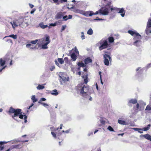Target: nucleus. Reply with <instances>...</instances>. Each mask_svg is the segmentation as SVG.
<instances>
[{
	"label": "nucleus",
	"mask_w": 151,
	"mask_h": 151,
	"mask_svg": "<svg viewBox=\"0 0 151 151\" xmlns=\"http://www.w3.org/2000/svg\"><path fill=\"white\" fill-rule=\"evenodd\" d=\"M9 112L10 113H14V114L12 115V116L13 118L17 121H18L19 116V118L20 119H22L23 118V116L21 114V109H15L12 107H11L10 108Z\"/></svg>",
	"instance_id": "f257e3e1"
},
{
	"label": "nucleus",
	"mask_w": 151,
	"mask_h": 151,
	"mask_svg": "<svg viewBox=\"0 0 151 151\" xmlns=\"http://www.w3.org/2000/svg\"><path fill=\"white\" fill-rule=\"evenodd\" d=\"M80 85H79L77 86L78 89L80 91V93L83 96H86L89 90L88 86H83L82 87L80 86Z\"/></svg>",
	"instance_id": "f03ea898"
},
{
	"label": "nucleus",
	"mask_w": 151,
	"mask_h": 151,
	"mask_svg": "<svg viewBox=\"0 0 151 151\" xmlns=\"http://www.w3.org/2000/svg\"><path fill=\"white\" fill-rule=\"evenodd\" d=\"M104 64L107 66L109 65V59L110 61L111 60V58L110 55L108 54H105L104 55Z\"/></svg>",
	"instance_id": "7ed1b4c3"
},
{
	"label": "nucleus",
	"mask_w": 151,
	"mask_h": 151,
	"mask_svg": "<svg viewBox=\"0 0 151 151\" xmlns=\"http://www.w3.org/2000/svg\"><path fill=\"white\" fill-rule=\"evenodd\" d=\"M151 27V18L149 19L147 24V26L145 30V32L147 35H149L151 33V30L150 28Z\"/></svg>",
	"instance_id": "20e7f679"
},
{
	"label": "nucleus",
	"mask_w": 151,
	"mask_h": 151,
	"mask_svg": "<svg viewBox=\"0 0 151 151\" xmlns=\"http://www.w3.org/2000/svg\"><path fill=\"white\" fill-rule=\"evenodd\" d=\"M128 32L132 36L134 35V40H135V39H141V36L140 35L135 32L132 30H128Z\"/></svg>",
	"instance_id": "39448f33"
},
{
	"label": "nucleus",
	"mask_w": 151,
	"mask_h": 151,
	"mask_svg": "<svg viewBox=\"0 0 151 151\" xmlns=\"http://www.w3.org/2000/svg\"><path fill=\"white\" fill-rule=\"evenodd\" d=\"M109 10V8L105 7L104 8H102L101 9H100L99 12L101 14L103 15H107L108 14Z\"/></svg>",
	"instance_id": "423d86ee"
},
{
	"label": "nucleus",
	"mask_w": 151,
	"mask_h": 151,
	"mask_svg": "<svg viewBox=\"0 0 151 151\" xmlns=\"http://www.w3.org/2000/svg\"><path fill=\"white\" fill-rule=\"evenodd\" d=\"M101 46L99 47V49L101 50L107 47L108 44V42L106 40H103L100 41Z\"/></svg>",
	"instance_id": "0eeeda50"
},
{
	"label": "nucleus",
	"mask_w": 151,
	"mask_h": 151,
	"mask_svg": "<svg viewBox=\"0 0 151 151\" xmlns=\"http://www.w3.org/2000/svg\"><path fill=\"white\" fill-rule=\"evenodd\" d=\"M59 80L61 82V84L65 82L68 81L69 80V78L68 76H59Z\"/></svg>",
	"instance_id": "6e6552de"
},
{
	"label": "nucleus",
	"mask_w": 151,
	"mask_h": 151,
	"mask_svg": "<svg viewBox=\"0 0 151 151\" xmlns=\"http://www.w3.org/2000/svg\"><path fill=\"white\" fill-rule=\"evenodd\" d=\"M151 125L150 124L148 125L146 127H145L142 129L138 128H134L133 129L135 131H138V130H143L144 131H147L148 130L150 127Z\"/></svg>",
	"instance_id": "1a4fd4ad"
},
{
	"label": "nucleus",
	"mask_w": 151,
	"mask_h": 151,
	"mask_svg": "<svg viewBox=\"0 0 151 151\" xmlns=\"http://www.w3.org/2000/svg\"><path fill=\"white\" fill-rule=\"evenodd\" d=\"M137 100L136 99H132L129 101L128 105L129 106H132V104H134L137 103Z\"/></svg>",
	"instance_id": "9d476101"
},
{
	"label": "nucleus",
	"mask_w": 151,
	"mask_h": 151,
	"mask_svg": "<svg viewBox=\"0 0 151 151\" xmlns=\"http://www.w3.org/2000/svg\"><path fill=\"white\" fill-rule=\"evenodd\" d=\"M10 23L12 24L13 28L14 29L15 27H17L18 25H20L21 24H22V22H19L17 21H13V22H10Z\"/></svg>",
	"instance_id": "9b49d317"
},
{
	"label": "nucleus",
	"mask_w": 151,
	"mask_h": 151,
	"mask_svg": "<svg viewBox=\"0 0 151 151\" xmlns=\"http://www.w3.org/2000/svg\"><path fill=\"white\" fill-rule=\"evenodd\" d=\"M136 39H135V41L134 42L133 45L135 46L136 47H139L141 44V42L140 40V39H138V40H136Z\"/></svg>",
	"instance_id": "f8f14e48"
},
{
	"label": "nucleus",
	"mask_w": 151,
	"mask_h": 151,
	"mask_svg": "<svg viewBox=\"0 0 151 151\" xmlns=\"http://www.w3.org/2000/svg\"><path fill=\"white\" fill-rule=\"evenodd\" d=\"M125 13V11L123 8L120 9L118 13L120 14L121 16L123 17H124Z\"/></svg>",
	"instance_id": "ddd939ff"
},
{
	"label": "nucleus",
	"mask_w": 151,
	"mask_h": 151,
	"mask_svg": "<svg viewBox=\"0 0 151 151\" xmlns=\"http://www.w3.org/2000/svg\"><path fill=\"white\" fill-rule=\"evenodd\" d=\"M140 137H144L145 139L151 141V136L148 134L141 135H140Z\"/></svg>",
	"instance_id": "4468645a"
},
{
	"label": "nucleus",
	"mask_w": 151,
	"mask_h": 151,
	"mask_svg": "<svg viewBox=\"0 0 151 151\" xmlns=\"http://www.w3.org/2000/svg\"><path fill=\"white\" fill-rule=\"evenodd\" d=\"M26 47L30 49H33L35 48V46L29 42L26 45Z\"/></svg>",
	"instance_id": "2eb2a0df"
},
{
	"label": "nucleus",
	"mask_w": 151,
	"mask_h": 151,
	"mask_svg": "<svg viewBox=\"0 0 151 151\" xmlns=\"http://www.w3.org/2000/svg\"><path fill=\"white\" fill-rule=\"evenodd\" d=\"M118 123L122 125H128V123L126 122L125 121H123L121 119H119L118 120Z\"/></svg>",
	"instance_id": "dca6fc26"
},
{
	"label": "nucleus",
	"mask_w": 151,
	"mask_h": 151,
	"mask_svg": "<svg viewBox=\"0 0 151 151\" xmlns=\"http://www.w3.org/2000/svg\"><path fill=\"white\" fill-rule=\"evenodd\" d=\"M63 16L62 12H60L58 13L55 16L56 19H61Z\"/></svg>",
	"instance_id": "f3484780"
},
{
	"label": "nucleus",
	"mask_w": 151,
	"mask_h": 151,
	"mask_svg": "<svg viewBox=\"0 0 151 151\" xmlns=\"http://www.w3.org/2000/svg\"><path fill=\"white\" fill-rule=\"evenodd\" d=\"M85 63L86 65H87L89 63H91L92 60L89 58H88L85 60Z\"/></svg>",
	"instance_id": "a211bd4d"
},
{
	"label": "nucleus",
	"mask_w": 151,
	"mask_h": 151,
	"mask_svg": "<svg viewBox=\"0 0 151 151\" xmlns=\"http://www.w3.org/2000/svg\"><path fill=\"white\" fill-rule=\"evenodd\" d=\"M82 78L83 81L85 84H87L88 81V78L87 76H82Z\"/></svg>",
	"instance_id": "6ab92c4d"
},
{
	"label": "nucleus",
	"mask_w": 151,
	"mask_h": 151,
	"mask_svg": "<svg viewBox=\"0 0 151 151\" xmlns=\"http://www.w3.org/2000/svg\"><path fill=\"white\" fill-rule=\"evenodd\" d=\"M101 123L102 125H104L108 122L107 119L105 118H103L100 120Z\"/></svg>",
	"instance_id": "aec40b11"
},
{
	"label": "nucleus",
	"mask_w": 151,
	"mask_h": 151,
	"mask_svg": "<svg viewBox=\"0 0 151 151\" xmlns=\"http://www.w3.org/2000/svg\"><path fill=\"white\" fill-rule=\"evenodd\" d=\"M71 57L74 61H76V59L77 56L74 53H73L71 54Z\"/></svg>",
	"instance_id": "412c9836"
},
{
	"label": "nucleus",
	"mask_w": 151,
	"mask_h": 151,
	"mask_svg": "<svg viewBox=\"0 0 151 151\" xmlns=\"http://www.w3.org/2000/svg\"><path fill=\"white\" fill-rule=\"evenodd\" d=\"M51 93L53 95L57 96L58 95V93L57 92V90L55 89L51 91Z\"/></svg>",
	"instance_id": "4be33fe9"
},
{
	"label": "nucleus",
	"mask_w": 151,
	"mask_h": 151,
	"mask_svg": "<svg viewBox=\"0 0 151 151\" xmlns=\"http://www.w3.org/2000/svg\"><path fill=\"white\" fill-rule=\"evenodd\" d=\"M90 11H87L86 12H83V14L84 16L88 17H91V16H90L89 15L90 14Z\"/></svg>",
	"instance_id": "5701e85b"
},
{
	"label": "nucleus",
	"mask_w": 151,
	"mask_h": 151,
	"mask_svg": "<svg viewBox=\"0 0 151 151\" xmlns=\"http://www.w3.org/2000/svg\"><path fill=\"white\" fill-rule=\"evenodd\" d=\"M45 88V87L44 86L40 84H38L36 87V88L38 90H42Z\"/></svg>",
	"instance_id": "b1692460"
},
{
	"label": "nucleus",
	"mask_w": 151,
	"mask_h": 151,
	"mask_svg": "<svg viewBox=\"0 0 151 151\" xmlns=\"http://www.w3.org/2000/svg\"><path fill=\"white\" fill-rule=\"evenodd\" d=\"M78 65L80 67H84L86 66V65L84 64L83 63L79 62L78 63Z\"/></svg>",
	"instance_id": "393cba45"
},
{
	"label": "nucleus",
	"mask_w": 151,
	"mask_h": 151,
	"mask_svg": "<svg viewBox=\"0 0 151 151\" xmlns=\"http://www.w3.org/2000/svg\"><path fill=\"white\" fill-rule=\"evenodd\" d=\"M5 63V61L2 58L0 59V65L1 66H4Z\"/></svg>",
	"instance_id": "a878e982"
},
{
	"label": "nucleus",
	"mask_w": 151,
	"mask_h": 151,
	"mask_svg": "<svg viewBox=\"0 0 151 151\" xmlns=\"http://www.w3.org/2000/svg\"><path fill=\"white\" fill-rule=\"evenodd\" d=\"M12 37L14 39H16L17 38V36L16 35H10L9 36H5L4 37V39L6 37Z\"/></svg>",
	"instance_id": "bb28decb"
},
{
	"label": "nucleus",
	"mask_w": 151,
	"mask_h": 151,
	"mask_svg": "<svg viewBox=\"0 0 151 151\" xmlns=\"http://www.w3.org/2000/svg\"><path fill=\"white\" fill-rule=\"evenodd\" d=\"M93 33V32L92 29L90 28L87 31V34L90 35H92Z\"/></svg>",
	"instance_id": "cd10ccee"
},
{
	"label": "nucleus",
	"mask_w": 151,
	"mask_h": 151,
	"mask_svg": "<svg viewBox=\"0 0 151 151\" xmlns=\"http://www.w3.org/2000/svg\"><path fill=\"white\" fill-rule=\"evenodd\" d=\"M90 14L89 15L90 16H92L94 15H96L99 14V11H96L95 13H94L92 11H90Z\"/></svg>",
	"instance_id": "c85d7f7f"
},
{
	"label": "nucleus",
	"mask_w": 151,
	"mask_h": 151,
	"mask_svg": "<svg viewBox=\"0 0 151 151\" xmlns=\"http://www.w3.org/2000/svg\"><path fill=\"white\" fill-rule=\"evenodd\" d=\"M12 149H19L21 148L20 147V145H12Z\"/></svg>",
	"instance_id": "c756f323"
},
{
	"label": "nucleus",
	"mask_w": 151,
	"mask_h": 151,
	"mask_svg": "<svg viewBox=\"0 0 151 151\" xmlns=\"http://www.w3.org/2000/svg\"><path fill=\"white\" fill-rule=\"evenodd\" d=\"M73 11L75 13L80 14H82L83 12L82 11L78 9H75L73 10Z\"/></svg>",
	"instance_id": "7c9ffc66"
},
{
	"label": "nucleus",
	"mask_w": 151,
	"mask_h": 151,
	"mask_svg": "<svg viewBox=\"0 0 151 151\" xmlns=\"http://www.w3.org/2000/svg\"><path fill=\"white\" fill-rule=\"evenodd\" d=\"M31 99L32 100L33 103H35V102H37V99L36 98L35 95L32 96Z\"/></svg>",
	"instance_id": "2f4dec72"
},
{
	"label": "nucleus",
	"mask_w": 151,
	"mask_h": 151,
	"mask_svg": "<svg viewBox=\"0 0 151 151\" xmlns=\"http://www.w3.org/2000/svg\"><path fill=\"white\" fill-rule=\"evenodd\" d=\"M39 26L42 29H45L48 26L47 25H44L42 23H40L39 24Z\"/></svg>",
	"instance_id": "473e14b6"
},
{
	"label": "nucleus",
	"mask_w": 151,
	"mask_h": 151,
	"mask_svg": "<svg viewBox=\"0 0 151 151\" xmlns=\"http://www.w3.org/2000/svg\"><path fill=\"white\" fill-rule=\"evenodd\" d=\"M49 43V42H47L44 45H42V47L43 49H47V45Z\"/></svg>",
	"instance_id": "72a5a7b5"
},
{
	"label": "nucleus",
	"mask_w": 151,
	"mask_h": 151,
	"mask_svg": "<svg viewBox=\"0 0 151 151\" xmlns=\"http://www.w3.org/2000/svg\"><path fill=\"white\" fill-rule=\"evenodd\" d=\"M38 41V40H35L29 42L31 44L35 45L37 43Z\"/></svg>",
	"instance_id": "f704fd0d"
},
{
	"label": "nucleus",
	"mask_w": 151,
	"mask_h": 151,
	"mask_svg": "<svg viewBox=\"0 0 151 151\" xmlns=\"http://www.w3.org/2000/svg\"><path fill=\"white\" fill-rule=\"evenodd\" d=\"M58 61L61 64H62L64 63V61L63 60L62 58H58Z\"/></svg>",
	"instance_id": "c9c22d12"
},
{
	"label": "nucleus",
	"mask_w": 151,
	"mask_h": 151,
	"mask_svg": "<svg viewBox=\"0 0 151 151\" xmlns=\"http://www.w3.org/2000/svg\"><path fill=\"white\" fill-rule=\"evenodd\" d=\"M151 110V108L150 106L149 105H148L145 109V110H148L150 111Z\"/></svg>",
	"instance_id": "e433bc0d"
},
{
	"label": "nucleus",
	"mask_w": 151,
	"mask_h": 151,
	"mask_svg": "<svg viewBox=\"0 0 151 151\" xmlns=\"http://www.w3.org/2000/svg\"><path fill=\"white\" fill-rule=\"evenodd\" d=\"M109 41L110 42H113V37H112L109 38Z\"/></svg>",
	"instance_id": "4c0bfd02"
},
{
	"label": "nucleus",
	"mask_w": 151,
	"mask_h": 151,
	"mask_svg": "<svg viewBox=\"0 0 151 151\" xmlns=\"http://www.w3.org/2000/svg\"><path fill=\"white\" fill-rule=\"evenodd\" d=\"M23 115V117H24V123H26L27 122V116L25 115Z\"/></svg>",
	"instance_id": "58836bf2"
},
{
	"label": "nucleus",
	"mask_w": 151,
	"mask_h": 151,
	"mask_svg": "<svg viewBox=\"0 0 151 151\" xmlns=\"http://www.w3.org/2000/svg\"><path fill=\"white\" fill-rule=\"evenodd\" d=\"M45 41L47 42H49V43L50 42V40L49 36H46V37Z\"/></svg>",
	"instance_id": "ea45409f"
},
{
	"label": "nucleus",
	"mask_w": 151,
	"mask_h": 151,
	"mask_svg": "<svg viewBox=\"0 0 151 151\" xmlns=\"http://www.w3.org/2000/svg\"><path fill=\"white\" fill-rule=\"evenodd\" d=\"M108 129L109 131H113V128L111 126H109L107 128Z\"/></svg>",
	"instance_id": "a19ab883"
},
{
	"label": "nucleus",
	"mask_w": 151,
	"mask_h": 151,
	"mask_svg": "<svg viewBox=\"0 0 151 151\" xmlns=\"http://www.w3.org/2000/svg\"><path fill=\"white\" fill-rule=\"evenodd\" d=\"M121 8H114V10H115V11H116L118 13V12L119 11V10H120Z\"/></svg>",
	"instance_id": "79ce46f5"
},
{
	"label": "nucleus",
	"mask_w": 151,
	"mask_h": 151,
	"mask_svg": "<svg viewBox=\"0 0 151 151\" xmlns=\"http://www.w3.org/2000/svg\"><path fill=\"white\" fill-rule=\"evenodd\" d=\"M46 100V99L45 98H41L40 99V101H39V103H40V102H41V101H45V100Z\"/></svg>",
	"instance_id": "37998d69"
},
{
	"label": "nucleus",
	"mask_w": 151,
	"mask_h": 151,
	"mask_svg": "<svg viewBox=\"0 0 151 151\" xmlns=\"http://www.w3.org/2000/svg\"><path fill=\"white\" fill-rule=\"evenodd\" d=\"M107 4V6H109V8L110 9V7H111V2H108V3L106 2Z\"/></svg>",
	"instance_id": "c03bdc74"
},
{
	"label": "nucleus",
	"mask_w": 151,
	"mask_h": 151,
	"mask_svg": "<svg viewBox=\"0 0 151 151\" xmlns=\"http://www.w3.org/2000/svg\"><path fill=\"white\" fill-rule=\"evenodd\" d=\"M81 38H82V40H83V39H85V37H84V33L83 32H81Z\"/></svg>",
	"instance_id": "a18cd8bd"
},
{
	"label": "nucleus",
	"mask_w": 151,
	"mask_h": 151,
	"mask_svg": "<svg viewBox=\"0 0 151 151\" xmlns=\"http://www.w3.org/2000/svg\"><path fill=\"white\" fill-rule=\"evenodd\" d=\"M40 104H41L44 106L45 107L46 106H48V104L44 103H40Z\"/></svg>",
	"instance_id": "49530a36"
},
{
	"label": "nucleus",
	"mask_w": 151,
	"mask_h": 151,
	"mask_svg": "<svg viewBox=\"0 0 151 151\" xmlns=\"http://www.w3.org/2000/svg\"><path fill=\"white\" fill-rule=\"evenodd\" d=\"M146 67L147 68H151V63L147 64L146 66Z\"/></svg>",
	"instance_id": "de8ad7c7"
},
{
	"label": "nucleus",
	"mask_w": 151,
	"mask_h": 151,
	"mask_svg": "<svg viewBox=\"0 0 151 151\" xmlns=\"http://www.w3.org/2000/svg\"><path fill=\"white\" fill-rule=\"evenodd\" d=\"M51 134L52 136L56 138V134H55V133L53 132H51Z\"/></svg>",
	"instance_id": "09e8293b"
},
{
	"label": "nucleus",
	"mask_w": 151,
	"mask_h": 151,
	"mask_svg": "<svg viewBox=\"0 0 151 151\" xmlns=\"http://www.w3.org/2000/svg\"><path fill=\"white\" fill-rule=\"evenodd\" d=\"M66 27V25L63 26L62 27L61 31H64Z\"/></svg>",
	"instance_id": "8fccbe9b"
},
{
	"label": "nucleus",
	"mask_w": 151,
	"mask_h": 151,
	"mask_svg": "<svg viewBox=\"0 0 151 151\" xmlns=\"http://www.w3.org/2000/svg\"><path fill=\"white\" fill-rule=\"evenodd\" d=\"M55 68V67L54 66H52L50 68V70L51 71L53 70Z\"/></svg>",
	"instance_id": "3c124183"
},
{
	"label": "nucleus",
	"mask_w": 151,
	"mask_h": 151,
	"mask_svg": "<svg viewBox=\"0 0 151 151\" xmlns=\"http://www.w3.org/2000/svg\"><path fill=\"white\" fill-rule=\"evenodd\" d=\"M68 16L66 15L63 17V19H64L65 20H66L68 19Z\"/></svg>",
	"instance_id": "603ef678"
},
{
	"label": "nucleus",
	"mask_w": 151,
	"mask_h": 151,
	"mask_svg": "<svg viewBox=\"0 0 151 151\" xmlns=\"http://www.w3.org/2000/svg\"><path fill=\"white\" fill-rule=\"evenodd\" d=\"M142 70V69H141V68L140 67H139L137 68L136 69V72H138L139 70L140 71Z\"/></svg>",
	"instance_id": "864d4df0"
},
{
	"label": "nucleus",
	"mask_w": 151,
	"mask_h": 151,
	"mask_svg": "<svg viewBox=\"0 0 151 151\" xmlns=\"http://www.w3.org/2000/svg\"><path fill=\"white\" fill-rule=\"evenodd\" d=\"M56 25V23H51L50 24V26H55Z\"/></svg>",
	"instance_id": "5fc2aeb1"
},
{
	"label": "nucleus",
	"mask_w": 151,
	"mask_h": 151,
	"mask_svg": "<svg viewBox=\"0 0 151 151\" xmlns=\"http://www.w3.org/2000/svg\"><path fill=\"white\" fill-rule=\"evenodd\" d=\"M8 142H0V145H2Z\"/></svg>",
	"instance_id": "6e6d98bb"
},
{
	"label": "nucleus",
	"mask_w": 151,
	"mask_h": 151,
	"mask_svg": "<svg viewBox=\"0 0 151 151\" xmlns=\"http://www.w3.org/2000/svg\"><path fill=\"white\" fill-rule=\"evenodd\" d=\"M7 41H9L11 44L12 45L13 44V42L12 40L11 39H8L7 40Z\"/></svg>",
	"instance_id": "4d7b16f0"
},
{
	"label": "nucleus",
	"mask_w": 151,
	"mask_h": 151,
	"mask_svg": "<svg viewBox=\"0 0 151 151\" xmlns=\"http://www.w3.org/2000/svg\"><path fill=\"white\" fill-rule=\"evenodd\" d=\"M29 5L31 8H32L34 7V5L31 4H29Z\"/></svg>",
	"instance_id": "13d9d810"
},
{
	"label": "nucleus",
	"mask_w": 151,
	"mask_h": 151,
	"mask_svg": "<svg viewBox=\"0 0 151 151\" xmlns=\"http://www.w3.org/2000/svg\"><path fill=\"white\" fill-rule=\"evenodd\" d=\"M72 16L71 15H69L68 16V19H71L72 18Z\"/></svg>",
	"instance_id": "bf43d9fd"
},
{
	"label": "nucleus",
	"mask_w": 151,
	"mask_h": 151,
	"mask_svg": "<svg viewBox=\"0 0 151 151\" xmlns=\"http://www.w3.org/2000/svg\"><path fill=\"white\" fill-rule=\"evenodd\" d=\"M70 130V129H68L65 131V132L66 133H68Z\"/></svg>",
	"instance_id": "052dcab7"
},
{
	"label": "nucleus",
	"mask_w": 151,
	"mask_h": 151,
	"mask_svg": "<svg viewBox=\"0 0 151 151\" xmlns=\"http://www.w3.org/2000/svg\"><path fill=\"white\" fill-rule=\"evenodd\" d=\"M136 108L137 109H138L139 108V105L138 103H137L136 104Z\"/></svg>",
	"instance_id": "680f3d73"
},
{
	"label": "nucleus",
	"mask_w": 151,
	"mask_h": 151,
	"mask_svg": "<svg viewBox=\"0 0 151 151\" xmlns=\"http://www.w3.org/2000/svg\"><path fill=\"white\" fill-rule=\"evenodd\" d=\"M55 63L56 65H59V63L56 60H55Z\"/></svg>",
	"instance_id": "e2e57ef3"
},
{
	"label": "nucleus",
	"mask_w": 151,
	"mask_h": 151,
	"mask_svg": "<svg viewBox=\"0 0 151 151\" xmlns=\"http://www.w3.org/2000/svg\"><path fill=\"white\" fill-rule=\"evenodd\" d=\"M96 89H97V90H98V84H97V83H96Z\"/></svg>",
	"instance_id": "0e129e2a"
},
{
	"label": "nucleus",
	"mask_w": 151,
	"mask_h": 151,
	"mask_svg": "<svg viewBox=\"0 0 151 151\" xmlns=\"http://www.w3.org/2000/svg\"><path fill=\"white\" fill-rule=\"evenodd\" d=\"M58 0H53L54 2L55 3H57L58 2Z\"/></svg>",
	"instance_id": "69168bd1"
},
{
	"label": "nucleus",
	"mask_w": 151,
	"mask_h": 151,
	"mask_svg": "<svg viewBox=\"0 0 151 151\" xmlns=\"http://www.w3.org/2000/svg\"><path fill=\"white\" fill-rule=\"evenodd\" d=\"M63 124H61L60 125V129H62V126H63Z\"/></svg>",
	"instance_id": "338daca9"
},
{
	"label": "nucleus",
	"mask_w": 151,
	"mask_h": 151,
	"mask_svg": "<svg viewBox=\"0 0 151 151\" xmlns=\"http://www.w3.org/2000/svg\"><path fill=\"white\" fill-rule=\"evenodd\" d=\"M61 0L62 1V2H65L67 1V0Z\"/></svg>",
	"instance_id": "774afa93"
}]
</instances>
